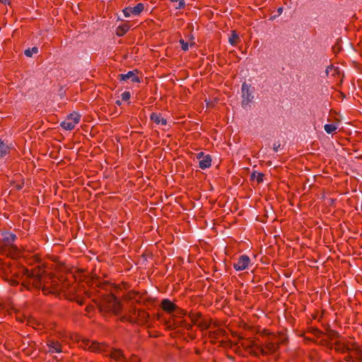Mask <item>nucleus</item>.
Here are the masks:
<instances>
[{
	"label": "nucleus",
	"instance_id": "f257e3e1",
	"mask_svg": "<svg viewBox=\"0 0 362 362\" xmlns=\"http://www.w3.org/2000/svg\"><path fill=\"white\" fill-rule=\"evenodd\" d=\"M80 346L93 352L103 353L115 361H121L125 359V356L120 349L110 348L103 343L90 341L89 339H83Z\"/></svg>",
	"mask_w": 362,
	"mask_h": 362
},
{
	"label": "nucleus",
	"instance_id": "f03ea898",
	"mask_svg": "<svg viewBox=\"0 0 362 362\" xmlns=\"http://www.w3.org/2000/svg\"><path fill=\"white\" fill-rule=\"evenodd\" d=\"M161 308L164 311L171 314L173 316L172 321L168 322V327L170 329H176L181 327H185L188 329L189 325L177 317V315L181 314L182 311L172 301L168 299H163L161 302Z\"/></svg>",
	"mask_w": 362,
	"mask_h": 362
},
{
	"label": "nucleus",
	"instance_id": "7ed1b4c3",
	"mask_svg": "<svg viewBox=\"0 0 362 362\" xmlns=\"http://www.w3.org/2000/svg\"><path fill=\"white\" fill-rule=\"evenodd\" d=\"M95 301L101 311L110 312L118 315L121 310L120 302L112 295L103 296L100 299Z\"/></svg>",
	"mask_w": 362,
	"mask_h": 362
},
{
	"label": "nucleus",
	"instance_id": "20e7f679",
	"mask_svg": "<svg viewBox=\"0 0 362 362\" xmlns=\"http://www.w3.org/2000/svg\"><path fill=\"white\" fill-rule=\"evenodd\" d=\"M247 348L250 353L255 355L259 354L266 355L275 352L278 348V345L274 342H269L264 346H262L255 341H252L251 344Z\"/></svg>",
	"mask_w": 362,
	"mask_h": 362
},
{
	"label": "nucleus",
	"instance_id": "39448f33",
	"mask_svg": "<svg viewBox=\"0 0 362 362\" xmlns=\"http://www.w3.org/2000/svg\"><path fill=\"white\" fill-rule=\"evenodd\" d=\"M242 106L243 107H247L250 103L253 100V90L251 89L250 84L244 83L242 85Z\"/></svg>",
	"mask_w": 362,
	"mask_h": 362
},
{
	"label": "nucleus",
	"instance_id": "423d86ee",
	"mask_svg": "<svg viewBox=\"0 0 362 362\" xmlns=\"http://www.w3.org/2000/svg\"><path fill=\"white\" fill-rule=\"evenodd\" d=\"M27 275L31 279H33V284L35 287H41L42 286V291L45 293H55L59 291V289L56 287H54L52 290L47 289L46 286L43 285L41 277L38 276H35L33 274L30 273L28 270L26 271Z\"/></svg>",
	"mask_w": 362,
	"mask_h": 362
},
{
	"label": "nucleus",
	"instance_id": "0eeeda50",
	"mask_svg": "<svg viewBox=\"0 0 362 362\" xmlns=\"http://www.w3.org/2000/svg\"><path fill=\"white\" fill-rule=\"evenodd\" d=\"M250 263V257L245 255H243L240 256L237 262L233 264V267L236 271H243L248 267Z\"/></svg>",
	"mask_w": 362,
	"mask_h": 362
},
{
	"label": "nucleus",
	"instance_id": "6e6552de",
	"mask_svg": "<svg viewBox=\"0 0 362 362\" xmlns=\"http://www.w3.org/2000/svg\"><path fill=\"white\" fill-rule=\"evenodd\" d=\"M48 350L49 354L61 353L62 352V347L61 344L55 340H49L47 342Z\"/></svg>",
	"mask_w": 362,
	"mask_h": 362
},
{
	"label": "nucleus",
	"instance_id": "1a4fd4ad",
	"mask_svg": "<svg viewBox=\"0 0 362 362\" xmlns=\"http://www.w3.org/2000/svg\"><path fill=\"white\" fill-rule=\"evenodd\" d=\"M120 81L130 79L132 82H139V77L136 75L135 71H129L127 74H122L118 76Z\"/></svg>",
	"mask_w": 362,
	"mask_h": 362
},
{
	"label": "nucleus",
	"instance_id": "9d476101",
	"mask_svg": "<svg viewBox=\"0 0 362 362\" xmlns=\"http://www.w3.org/2000/svg\"><path fill=\"white\" fill-rule=\"evenodd\" d=\"M211 158L209 155L203 156V158L199 161V166L202 169H206L211 166Z\"/></svg>",
	"mask_w": 362,
	"mask_h": 362
},
{
	"label": "nucleus",
	"instance_id": "9b49d317",
	"mask_svg": "<svg viewBox=\"0 0 362 362\" xmlns=\"http://www.w3.org/2000/svg\"><path fill=\"white\" fill-rule=\"evenodd\" d=\"M16 239V235L10 232H4L2 233V240L6 245L11 244Z\"/></svg>",
	"mask_w": 362,
	"mask_h": 362
},
{
	"label": "nucleus",
	"instance_id": "f8f14e48",
	"mask_svg": "<svg viewBox=\"0 0 362 362\" xmlns=\"http://www.w3.org/2000/svg\"><path fill=\"white\" fill-rule=\"evenodd\" d=\"M151 119L153 120L155 123L162 125H165L167 124V120L164 118L160 117V115L156 113H152L150 117Z\"/></svg>",
	"mask_w": 362,
	"mask_h": 362
},
{
	"label": "nucleus",
	"instance_id": "ddd939ff",
	"mask_svg": "<svg viewBox=\"0 0 362 362\" xmlns=\"http://www.w3.org/2000/svg\"><path fill=\"white\" fill-rule=\"evenodd\" d=\"M60 126L62 128H64V129L70 131L74 128V127L76 126V124L66 119L64 121L61 122Z\"/></svg>",
	"mask_w": 362,
	"mask_h": 362
},
{
	"label": "nucleus",
	"instance_id": "4468645a",
	"mask_svg": "<svg viewBox=\"0 0 362 362\" xmlns=\"http://www.w3.org/2000/svg\"><path fill=\"white\" fill-rule=\"evenodd\" d=\"M129 27L127 25H122L117 28L116 35L117 36H123L129 30Z\"/></svg>",
	"mask_w": 362,
	"mask_h": 362
},
{
	"label": "nucleus",
	"instance_id": "2eb2a0df",
	"mask_svg": "<svg viewBox=\"0 0 362 362\" xmlns=\"http://www.w3.org/2000/svg\"><path fill=\"white\" fill-rule=\"evenodd\" d=\"M144 5L141 3L138 4L134 8H132V13L134 16H138L144 10Z\"/></svg>",
	"mask_w": 362,
	"mask_h": 362
},
{
	"label": "nucleus",
	"instance_id": "dca6fc26",
	"mask_svg": "<svg viewBox=\"0 0 362 362\" xmlns=\"http://www.w3.org/2000/svg\"><path fill=\"white\" fill-rule=\"evenodd\" d=\"M80 115H78V113H76V112H74V113H71L68 117H67V119H69V121H71L73 122H74L76 124L78 123L79 120H80Z\"/></svg>",
	"mask_w": 362,
	"mask_h": 362
},
{
	"label": "nucleus",
	"instance_id": "f3484780",
	"mask_svg": "<svg viewBox=\"0 0 362 362\" xmlns=\"http://www.w3.org/2000/svg\"><path fill=\"white\" fill-rule=\"evenodd\" d=\"M264 174L261 173L254 172L251 175V179L257 180V182H262L263 181Z\"/></svg>",
	"mask_w": 362,
	"mask_h": 362
},
{
	"label": "nucleus",
	"instance_id": "a211bd4d",
	"mask_svg": "<svg viewBox=\"0 0 362 362\" xmlns=\"http://www.w3.org/2000/svg\"><path fill=\"white\" fill-rule=\"evenodd\" d=\"M8 151V146L3 141H0V157L4 156Z\"/></svg>",
	"mask_w": 362,
	"mask_h": 362
},
{
	"label": "nucleus",
	"instance_id": "6ab92c4d",
	"mask_svg": "<svg viewBox=\"0 0 362 362\" xmlns=\"http://www.w3.org/2000/svg\"><path fill=\"white\" fill-rule=\"evenodd\" d=\"M38 52V48L37 47H33L32 49H27L24 51V54L26 57H31L33 54H37Z\"/></svg>",
	"mask_w": 362,
	"mask_h": 362
},
{
	"label": "nucleus",
	"instance_id": "aec40b11",
	"mask_svg": "<svg viewBox=\"0 0 362 362\" xmlns=\"http://www.w3.org/2000/svg\"><path fill=\"white\" fill-rule=\"evenodd\" d=\"M324 129L327 134H332L337 129V127L333 124H327L325 125Z\"/></svg>",
	"mask_w": 362,
	"mask_h": 362
},
{
	"label": "nucleus",
	"instance_id": "412c9836",
	"mask_svg": "<svg viewBox=\"0 0 362 362\" xmlns=\"http://www.w3.org/2000/svg\"><path fill=\"white\" fill-rule=\"evenodd\" d=\"M238 38V35L235 33L233 32L231 36L229 37V43L232 45H234L235 44L236 40Z\"/></svg>",
	"mask_w": 362,
	"mask_h": 362
},
{
	"label": "nucleus",
	"instance_id": "4be33fe9",
	"mask_svg": "<svg viewBox=\"0 0 362 362\" xmlns=\"http://www.w3.org/2000/svg\"><path fill=\"white\" fill-rule=\"evenodd\" d=\"M131 94L128 91H125L121 94V98L123 100L127 101L130 98Z\"/></svg>",
	"mask_w": 362,
	"mask_h": 362
},
{
	"label": "nucleus",
	"instance_id": "5701e85b",
	"mask_svg": "<svg viewBox=\"0 0 362 362\" xmlns=\"http://www.w3.org/2000/svg\"><path fill=\"white\" fill-rule=\"evenodd\" d=\"M180 43L182 45V50H184V51L188 50L189 45H188L187 42H186L184 40L181 39L180 40Z\"/></svg>",
	"mask_w": 362,
	"mask_h": 362
},
{
	"label": "nucleus",
	"instance_id": "b1692460",
	"mask_svg": "<svg viewBox=\"0 0 362 362\" xmlns=\"http://www.w3.org/2000/svg\"><path fill=\"white\" fill-rule=\"evenodd\" d=\"M123 13L125 17L128 18L132 13V8L127 7L123 9Z\"/></svg>",
	"mask_w": 362,
	"mask_h": 362
},
{
	"label": "nucleus",
	"instance_id": "393cba45",
	"mask_svg": "<svg viewBox=\"0 0 362 362\" xmlns=\"http://www.w3.org/2000/svg\"><path fill=\"white\" fill-rule=\"evenodd\" d=\"M280 147H281V144L279 141L275 142L273 144V150L276 152H277L279 150Z\"/></svg>",
	"mask_w": 362,
	"mask_h": 362
},
{
	"label": "nucleus",
	"instance_id": "a878e982",
	"mask_svg": "<svg viewBox=\"0 0 362 362\" xmlns=\"http://www.w3.org/2000/svg\"><path fill=\"white\" fill-rule=\"evenodd\" d=\"M179 1V4H178V6H176V9H180V8H182L185 7V2L184 0H178Z\"/></svg>",
	"mask_w": 362,
	"mask_h": 362
},
{
	"label": "nucleus",
	"instance_id": "bb28decb",
	"mask_svg": "<svg viewBox=\"0 0 362 362\" xmlns=\"http://www.w3.org/2000/svg\"><path fill=\"white\" fill-rule=\"evenodd\" d=\"M204 153L203 152H200L199 153H197V158L200 160L201 159L203 158V156H204Z\"/></svg>",
	"mask_w": 362,
	"mask_h": 362
},
{
	"label": "nucleus",
	"instance_id": "cd10ccee",
	"mask_svg": "<svg viewBox=\"0 0 362 362\" xmlns=\"http://www.w3.org/2000/svg\"><path fill=\"white\" fill-rule=\"evenodd\" d=\"M283 11V8L282 7H279L278 9H277V12L279 13V15H280Z\"/></svg>",
	"mask_w": 362,
	"mask_h": 362
},
{
	"label": "nucleus",
	"instance_id": "c85d7f7f",
	"mask_svg": "<svg viewBox=\"0 0 362 362\" xmlns=\"http://www.w3.org/2000/svg\"><path fill=\"white\" fill-rule=\"evenodd\" d=\"M0 1H1L4 4H8L9 3L8 0H0Z\"/></svg>",
	"mask_w": 362,
	"mask_h": 362
},
{
	"label": "nucleus",
	"instance_id": "c756f323",
	"mask_svg": "<svg viewBox=\"0 0 362 362\" xmlns=\"http://www.w3.org/2000/svg\"><path fill=\"white\" fill-rule=\"evenodd\" d=\"M116 104H117V105H121L122 102H121L120 100H117V101H116Z\"/></svg>",
	"mask_w": 362,
	"mask_h": 362
},
{
	"label": "nucleus",
	"instance_id": "7c9ffc66",
	"mask_svg": "<svg viewBox=\"0 0 362 362\" xmlns=\"http://www.w3.org/2000/svg\"><path fill=\"white\" fill-rule=\"evenodd\" d=\"M77 301H78V303L79 304H82V303H83V301H82V300H78Z\"/></svg>",
	"mask_w": 362,
	"mask_h": 362
},
{
	"label": "nucleus",
	"instance_id": "2f4dec72",
	"mask_svg": "<svg viewBox=\"0 0 362 362\" xmlns=\"http://www.w3.org/2000/svg\"><path fill=\"white\" fill-rule=\"evenodd\" d=\"M131 322H134L135 321V319H131L129 320Z\"/></svg>",
	"mask_w": 362,
	"mask_h": 362
},
{
	"label": "nucleus",
	"instance_id": "473e14b6",
	"mask_svg": "<svg viewBox=\"0 0 362 362\" xmlns=\"http://www.w3.org/2000/svg\"><path fill=\"white\" fill-rule=\"evenodd\" d=\"M172 2L177 1L178 0H170Z\"/></svg>",
	"mask_w": 362,
	"mask_h": 362
},
{
	"label": "nucleus",
	"instance_id": "72a5a7b5",
	"mask_svg": "<svg viewBox=\"0 0 362 362\" xmlns=\"http://www.w3.org/2000/svg\"><path fill=\"white\" fill-rule=\"evenodd\" d=\"M276 18V16H274L272 17V19H274V18Z\"/></svg>",
	"mask_w": 362,
	"mask_h": 362
}]
</instances>
